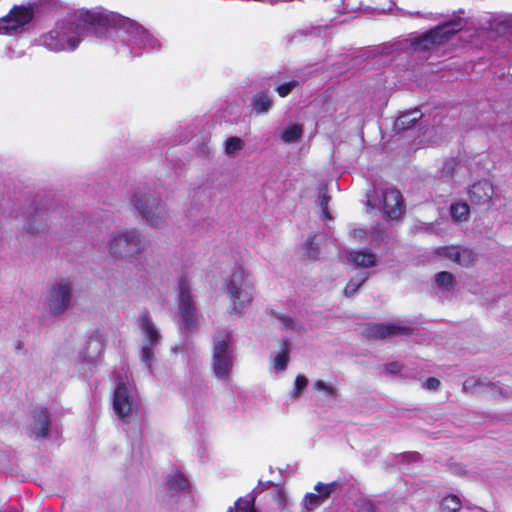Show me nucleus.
Listing matches in <instances>:
<instances>
[{
	"label": "nucleus",
	"mask_w": 512,
	"mask_h": 512,
	"mask_svg": "<svg viewBox=\"0 0 512 512\" xmlns=\"http://www.w3.org/2000/svg\"><path fill=\"white\" fill-rule=\"evenodd\" d=\"M200 322L201 315L191 295L190 285L186 280H181L177 298V324L183 332H194Z\"/></svg>",
	"instance_id": "nucleus-5"
},
{
	"label": "nucleus",
	"mask_w": 512,
	"mask_h": 512,
	"mask_svg": "<svg viewBox=\"0 0 512 512\" xmlns=\"http://www.w3.org/2000/svg\"><path fill=\"white\" fill-rule=\"evenodd\" d=\"M272 107L271 99L265 94H257L254 97V109L257 113L263 114L270 110Z\"/></svg>",
	"instance_id": "nucleus-29"
},
{
	"label": "nucleus",
	"mask_w": 512,
	"mask_h": 512,
	"mask_svg": "<svg viewBox=\"0 0 512 512\" xmlns=\"http://www.w3.org/2000/svg\"><path fill=\"white\" fill-rule=\"evenodd\" d=\"M462 503L457 495L450 494L444 497L440 503L441 512H458Z\"/></svg>",
	"instance_id": "nucleus-26"
},
{
	"label": "nucleus",
	"mask_w": 512,
	"mask_h": 512,
	"mask_svg": "<svg viewBox=\"0 0 512 512\" xmlns=\"http://www.w3.org/2000/svg\"><path fill=\"white\" fill-rule=\"evenodd\" d=\"M135 331L139 336V360L149 370V373L153 374L157 349L163 339L161 330L149 312L142 310L135 317Z\"/></svg>",
	"instance_id": "nucleus-2"
},
{
	"label": "nucleus",
	"mask_w": 512,
	"mask_h": 512,
	"mask_svg": "<svg viewBox=\"0 0 512 512\" xmlns=\"http://www.w3.org/2000/svg\"><path fill=\"white\" fill-rule=\"evenodd\" d=\"M455 165V160L451 159L444 164V170L447 172V174H449L454 170Z\"/></svg>",
	"instance_id": "nucleus-41"
},
{
	"label": "nucleus",
	"mask_w": 512,
	"mask_h": 512,
	"mask_svg": "<svg viewBox=\"0 0 512 512\" xmlns=\"http://www.w3.org/2000/svg\"><path fill=\"white\" fill-rule=\"evenodd\" d=\"M327 205H328V197L325 193H323L320 197V206L322 207L323 213L327 216Z\"/></svg>",
	"instance_id": "nucleus-39"
},
{
	"label": "nucleus",
	"mask_w": 512,
	"mask_h": 512,
	"mask_svg": "<svg viewBox=\"0 0 512 512\" xmlns=\"http://www.w3.org/2000/svg\"><path fill=\"white\" fill-rule=\"evenodd\" d=\"M391 368H392L391 371L394 372V371H396L398 369V365L396 363L391 364Z\"/></svg>",
	"instance_id": "nucleus-43"
},
{
	"label": "nucleus",
	"mask_w": 512,
	"mask_h": 512,
	"mask_svg": "<svg viewBox=\"0 0 512 512\" xmlns=\"http://www.w3.org/2000/svg\"><path fill=\"white\" fill-rule=\"evenodd\" d=\"M469 206L465 202H457L451 205L450 214L454 222H465L469 218Z\"/></svg>",
	"instance_id": "nucleus-25"
},
{
	"label": "nucleus",
	"mask_w": 512,
	"mask_h": 512,
	"mask_svg": "<svg viewBox=\"0 0 512 512\" xmlns=\"http://www.w3.org/2000/svg\"><path fill=\"white\" fill-rule=\"evenodd\" d=\"M365 280L366 276H361L359 279L351 280L344 289L345 295L351 296L354 294Z\"/></svg>",
	"instance_id": "nucleus-35"
},
{
	"label": "nucleus",
	"mask_w": 512,
	"mask_h": 512,
	"mask_svg": "<svg viewBox=\"0 0 512 512\" xmlns=\"http://www.w3.org/2000/svg\"><path fill=\"white\" fill-rule=\"evenodd\" d=\"M472 381H473L472 379L466 380L463 384V388L466 390L470 389L472 387Z\"/></svg>",
	"instance_id": "nucleus-42"
},
{
	"label": "nucleus",
	"mask_w": 512,
	"mask_h": 512,
	"mask_svg": "<svg viewBox=\"0 0 512 512\" xmlns=\"http://www.w3.org/2000/svg\"><path fill=\"white\" fill-rule=\"evenodd\" d=\"M435 254L458 266L469 268L477 261V254L470 248L461 245H447L435 249Z\"/></svg>",
	"instance_id": "nucleus-12"
},
{
	"label": "nucleus",
	"mask_w": 512,
	"mask_h": 512,
	"mask_svg": "<svg viewBox=\"0 0 512 512\" xmlns=\"http://www.w3.org/2000/svg\"><path fill=\"white\" fill-rule=\"evenodd\" d=\"M314 388L317 391L323 392V393H325L328 396H332L336 392V388L333 385H331L330 383H327V382H325L323 380H317L314 383Z\"/></svg>",
	"instance_id": "nucleus-34"
},
{
	"label": "nucleus",
	"mask_w": 512,
	"mask_h": 512,
	"mask_svg": "<svg viewBox=\"0 0 512 512\" xmlns=\"http://www.w3.org/2000/svg\"><path fill=\"white\" fill-rule=\"evenodd\" d=\"M159 41L139 23L130 20V51L132 47L138 49H157Z\"/></svg>",
	"instance_id": "nucleus-13"
},
{
	"label": "nucleus",
	"mask_w": 512,
	"mask_h": 512,
	"mask_svg": "<svg viewBox=\"0 0 512 512\" xmlns=\"http://www.w3.org/2000/svg\"><path fill=\"white\" fill-rule=\"evenodd\" d=\"M228 512H256L252 498H240L236 501L234 507H230Z\"/></svg>",
	"instance_id": "nucleus-30"
},
{
	"label": "nucleus",
	"mask_w": 512,
	"mask_h": 512,
	"mask_svg": "<svg viewBox=\"0 0 512 512\" xmlns=\"http://www.w3.org/2000/svg\"><path fill=\"white\" fill-rule=\"evenodd\" d=\"M468 195L473 204H489L494 195V187L492 183L487 180L478 181L470 187Z\"/></svg>",
	"instance_id": "nucleus-16"
},
{
	"label": "nucleus",
	"mask_w": 512,
	"mask_h": 512,
	"mask_svg": "<svg viewBox=\"0 0 512 512\" xmlns=\"http://www.w3.org/2000/svg\"><path fill=\"white\" fill-rule=\"evenodd\" d=\"M347 262L354 267L368 268L376 264V257L366 251H351L347 253Z\"/></svg>",
	"instance_id": "nucleus-20"
},
{
	"label": "nucleus",
	"mask_w": 512,
	"mask_h": 512,
	"mask_svg": "<svg viewBox=\"0 0 512 512\" xmlns=\"http://www.w3.org/2000/svg\"><path fill=\"white\" fill-rule=\"evenodd\" d=\"M231 304V314L242 315L253 301L254 284L248 270L235 267L224 284Z\"/></svg>",
	"instance_id": "nucleus-3"
},
{
	"label": "nucleus",
	"mask_w": 512,
	"mask_h": 512,
	"mask_svg": "<svg viewBox=\"0 0 512 512\" xmlns=\"http://www.w3.org/2000/svg\"><path fill=\"white\" fill-rule=\"evenodd\" d=\"M78 23L57 24L56 27L41 37L43 46L51 51H72L77 48L83 33L92 32L101 36L110 28H118L125 24V18L115 12L103 8L79 10Z\"/></svg>",
	"instance_id": "nucleus-1"
},
{
	"label": "nucleus",
	"mask_w": 512,
	"mask_h": 512,
	"mask_svg": "<svg viewBox=\"0 0 512 512\" xmlns=\"http://www.w3.org/2000/svg\"><path fill=\"white\" fill-rule=\"evenodd\" d=\"M34 11L27 6H14L10 12L0 18V34L11 35L20 32L32 20Z\"/></svg>",
	"instance_id": "nucleus-11"
},
{
	"label": "nucleus",
	"mask_w": 512,
	"mask_h": 512,
	"mask_svg": "<svg viewBox=\"0 0 512 512\" xmlns=\"http://www.w3.org/2000/svg\"><path fill=\"white\" fill-rule=\"evenodd\" d=\"M316 236H309L303 246V256L308 259H316L318 257V243L315 241Z\"/></svg>",
	"instance_id": "nucleus-31"
},
{
	"label": "nucleus",
	"mask_w": 512,
	"mask_h": 512,
	"mask_svg": "<svg viewBox=\"0 0 512 512\" xmlns=\"http://www.w3.org/2000/svg\"><path fill=\"white\" fill-rule=\"evenodd\" d=\"M462 26L460 19L439 25L435 29L415 38L412 45L418 51L431 49L435 45L441 44L449 35L460 31Z\"/></svg>",
	"instance_id": "nucleus-9"
},
{
	"label": "nucleus",
	"mask_w": 512,
	"mask_h": 512,
	"mask_svg": "<svg viewBox=\"0 0 512 512\" xmlns=\"http://www.w3.org/2000/svg\"><path fill=\"white\" fill-rule=\"evenodd\" d=\"M405 328L398 324H374L366 329V333L371 338L384 339L396 334H403Z\"/></svg>",
	"instance_id": "nucleus-19"
},
{
	"label": "nucleus",
	"mask_w": 512,
	"mask_h": 512,
	"mask_svg": "<svg viewBox=\"0 0 512 512\" xmlns=\"http://www.w3.org/2000/svg\"><path fill=\"white\" fill-rule=\"evenodd\" d=\"M422 117L421 111L414 109L400 115L395 121V128L405 130L413 126Z\"/></svg>",
	"instance_id": "nucleus-22"
},
{
	"label": "nucleus",
	"mask_w": 512,
	"mask_h": 512,
	"mask_svg": "<svg viewBox=\"0 0 512 512\" xmlns=\"http://www.w3.org/2000/svg\"><path fill=\"white\" fill-rule=\"evenodd\" d=\"M278 321H279L280 327L283 329L294 328V326H295L294 321L291 318L286 317V316L279 317Z\"/></svg>",
	"instance_id": "nucleus-37"
},
{
	"label": "nucleus",
	"mask_w": 512,
	"mask_h": 512,
	"mask_svg": "<svg viewBox=\"0 0 512 512\" xmlns=\"http://www.w3.org/2000/svg\"><path fill=\"white\" fill-rule=\"evenodd\" d=\"M50 420L48 412L44 409L37 410L32 415L30 423L31 436L35 438H44L48 435Z\"/></svg>",
	"instance_id": "nucleus-18"
},
{
	"label": "nucleus",
	"mask_w": 512,
	"mask_h": 512,
	"mask_svg": "<svg viewBox=\"0 0 512 512\" xmlns=\"http://www.w3.org/2000/svg\"><path fill=\"white\" fill-rule=\"evenodd\" d=\"M337 487L338 484L336 482H331L328 484L318 482L314 486V490L316 493H307L304 496L302 500L303 509H305L308 512L315 510L329 498V496L335 491Z\"/></svg>",
	"instance_id": "nucleus-14"
},
{
	"label": "nucleus",
	"mask_w": 512,
	"mask_h": 512,
	"mask_svg": "<svg viewBox=\"0 0 512 512\" xmlns=\"http://www.w3.org/2000/svg\"><path fill=\"white\" fill-rule=\"evenodd\" d=\"M291 346L286 340L280 343L279 351L271 355V362L275 371H284L289 361Z\"/></svg>",
	"instance_id": "nucleus-21"
},
{
	"label": "nucleus",
	"mask_w": 512,
	"mask_h": 512,
	"mask_svg": "<svg viewBox=\"0 0 512 512\" xmlns=\"http://www.w3.org/2000/svg\"><path fill=\"white\" fill-rule=\"evenodd\" d=\"M351 236L356 240H361L365 236V231L363 229H354L351 232Z\"/></svg>",
	"instance_id": "nucleus-40"
},
{
	"label": "nucleus",
	"mask_w": 512,
	"mask_h": 512,
	"mask_svg": "<svg viewBox=\"0 0 512 512\" xmlns=\"http://www.w3.org/2000/svg\"><path fill=\"white\" fill-rule=\"evenodd\" d=\"M128 250V234L125 231L110 235L107 244L108 257L113 261L122 260Z\"/></svg>",
	"instance_id": "nucleus-15"
},
{
	"label": "nucleus",
	"mask_w": 512,
	"mask_h": 512,
	"mask_svg": "<svg viewBox=\"0 0 512 512\" xmlns=\"http://www.w3.org/2000/svg\"><path fill=\"white\" fill-rule=\"evenodd\" d=\"M434 281L436 287L444 292L452 291L456 284L454 275L448 271H441L435 274Z\"/></svg>",
	"instance_id": "nucleus-23"
},
{
	"label": "nucleus",
	"mask_w": 512,
	"mask_h": 512,
	"mask_svg": "<svg viewBox=\"0 0 512 512\" xmlns=\"http://www.w3.org/2000/svg\"><path fill=\"white\" fill-rule=\"evenodd\" d=\"M190 483L186 476L179 470L170 471L158 492L159 501L167 506H173L179 502L180 497L189 493Z\"/></svg>",
	"instance_id": "nucleus-8"
},
{
	"label": "nucleus",
	"mask_w": 512,
	"mask_h": 512,
	"mask_svg": "<svg viewBox=\"0 0 512 512\" xmlns=\"http://www.w3.org/2000/svg\"><path fill=\"white\" fill-rule=\"evenodd\" d=\"M296 81H290L287 83H283L280 86L277 87V92L281 97L287 96L292 89L296 86Z\"/></svg>",
	"instance_id": "nucleus-36"
},
{
	"label": "nucleus",
	"mask_w": 512,
	"mask_h": 512,
	"mask_svg": "<svg viewBox=\"0 0 512 512\" xmlns=\"http://www.w3.org/2000/svg\"><path fill=\"white\" fill-rule=\"evenodd\" d=\"M135 208L143 220L151 226H159L166 220L165 206L155 197L142 195L135 200Z\"/></svg>",
	"instance_id": "nucleus-10"
},
{
	"label": "nucleus",
	"mask_w": 512,
	"mask_h": 512,
	"mask_svg": "<svg viewBox=\"0 0 512 512\" xmlns=\"http://www.w3.org/2000/svg\"><path fill=\"white\" fill-rule=\"evenodd\" d=\"M147 246L145 237L139 234H130V257L133 254H140Z\"/></svg>",
	"instance_id": "nucleus-28"
},
{
	"label": "nucleus",
	"mask_w": 512,
	"mask_h": 512,
	"mask_svg": "<svg viewBox=\"0 0 512 512\" xmlns=\"http://www.w3.org/2000/svg\"><path fill=\"white\" fill-rule=\"evenodd\" d=\"M367 198L368 206L379 209L386 219L394 220L403 215L402 196L394 187L375 189Z\"/></svg>",
	"instance_id": "nucleus-7"
},
{
	"label": "nucleus",
	"mask_w": 512,
	"mask_h": 512,
	"mask_svg": "<svg viewBox=\"0 0 512 512\" xmlns=\"http://www.w3.org/2000/svg\"><path fill=\"white\" fill-rule=\"evenodd\" d=\"M235 360L230 332H218L213 338L212 368L215 376L227 380Z\"/></svg>",
	"instance_id": "nucleus-4"
},
{
	"label": "nucleus",
	"mask_w": 512,
	"mask_h": 512,
	"mask_svg": "<svg viewBox=\"0 0 512 512\" xmlns=\"http://www.w3.org/2000/svg\"><path fill=\"white\" fill-rule=\"evenodd\" d=\"M273 501L275 502L278 509L284 511L288 507V495L282 488H277L272 495Z\"/></svg>",
	"instance_id": "nucleus-32"
},
{
	"label": "nucleus",
	"mask_w": 512,
	"mask_h": 512,
	"mask_svg": "<svg viewBox=\"0 0 512 512\" xmlns=\"http://www.w3.org/2000/svg\"><path fill=\"white\" fill-rule=\"evenodd\" d=\"M440 386V381L437 378H429L425 381L424 387L428 390H436Z\"/></svg>",
	"instance_id": "nucleus-38"
},
{
	"label": "nucleus",
	"mask_w": 512,
	"mask_h": 512,
	"mask_svg": "<svg viewBox=\"0 0 512 512\" xmlns=\"http://www.w3.org/2000/svg\"><path fill=\"white\" fill-rule=\"evenodd\" d=\"M308 380L304 375H298L295 379L294 388L291 392L292 398H298L304 388L307 386Z\"/></svg>",
	"instance_id": "nucleus-33"
},
{
	"label": "nucleus",
	"mask_w": 512,
	"mask_h": 512,
	"mask_svg": "<svg viewBox=\"0 0 512 512\" xmlns=\"http://www.w3.org/2000/svg\"><path fill=\"white\" fill-rule=\"evenodd\" d=\"M302 133V126L299 124H293L283 130L281 140L286 144H290L299 139Z\"/></svg>",
	"instance_id": "nucleus-27"
},
{
	"label": "nucleus",
	"mask_w": 512,
	"mask_h": 512,
	"mask_svg": "<svg viewBox=\"0 0 512 512\" xmlns=\"http://www.w3.org/2000/svg\"><path fill=\"white\" fill-rule=\"evenodd\" d=\"M113 409L117 417L125 424L128 421V389L125 382L117 384L113 396Z\"/></svg>",
	"instance_id": "nucleus-17"
},
{
	"label": "nucleus",
	"mask_w": 512,
	"mask_h": 512,
	"mask_svg": "<svg viewBox=\"0 0 512 512\" xmlns=\"http://www.w3.org/2000/svg\"><path fill=\"white\" fill-rule=\"evenodd\" d=\"M245 147V142L236 136L228 137L224 141V153L228 157H235L237 156Z\"/></svg>",
	"instance_id": "nucleus-24"
},
{
	"label": "nucleus",
	"mask_w": 512,
	"mask_h": 512,
	"mask_svg": "<svg viewBox=\"0 0 512 512\" xmlns=\"http://www.w3.org/2000/svg\"><path fill=\"white\" fill-rule=\"evenodd\" d=\"M72 299V283L67 279H60L47 287L43 306L49 315L60 316L71 307Z\"/></svg>",
	"instance_id": "nucleus-6"
}]
</instances>
